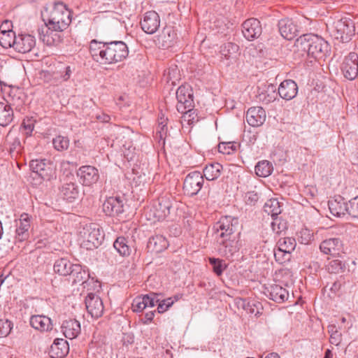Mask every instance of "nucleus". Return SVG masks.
<instances>
[{"label": "nucleus", "mask_w": 358, "mask_h": 358, "mask_svg": "<svg viewBox=\"0 0 358 358\" xmlns=\"http://www.w3.org/2000/svg\"><path fill=\"white\" fill-rule=\"evenodd\" d=\"M60 193L64 199L72 202L79 196V187L75 182H65L60 189Z\"/></svg>", "instance_id": "30"}, {"label": "nucleus", "mask_w": 358, "mask_h": 358, "mask_svg": "<svg viewBox=\"0 0 358 358\" xmlns=\"http://www.w3.org/2000/svg\"><path fill=\"white\" fill-rule=\"evenodd\" d=\"M273 170L272 164L267 160L259 162L255 166V173L259 177L266 178L270 176Z\"/></svg>", "instance_id": "41"}, {"label": "nucleus", "mask_w": 358, "mask_h": 358, "mask_svg": "<svg viewBox=\"0 0 358 358\" xmlns=\"http://www.w3.org/2000/svg\"><path fill=\"white\" fill-rule=\"evenodd\" d=\"M242 32L244 37L248 41L258 38L262 31L260 22L256 18L246 20L242 24Z\"/></svg>", "instance_id": "17"}, {"label": "nucleus", "mask_w": 358, "mask_h": 358, "mask_svg": "<svg viewBox=\"0 0 358 358\" xmlns=\"http://www.w3.org/2000/svg\"><path fill=\"white\" fill-rule=\"evenodd\" d=\"M75 264H73L69 260L65 258H61L57 259L54 264V271L55 273L66 276L69 275L70 272L72 270V267L74 266Z\"/></svg>", "instance_id": "38"}, {"label": "nucleus", "mask_w": 358, "mask_h": 358, "mask_svg": "<svg viewBox=\"0 0 358 358\" xmlns=\"http://www.w3.org/2000/svg\"><path fill=\"white\" fill-rule=\"evenodd\" d=\"M278 26L280 35L287 40L293 39L299 33L298 26L292 19H281L278 21Z\"/></svg>", "instance_id": "19"}, {"label": "nucleus", "mask_w": 358, "mask_h": 358, "mask_svg": "<svg viewBox=\"0 0 358 358\" xmlns=\"http://www.w3.org/2000/svg\"><path fill=\"white\" fill-rule=\"evenodd\" d=\"M239 50L238 45L233 43H227L221 47L220 52L226 59H229L236 55Z\"/></svg>", "instance_id": "47"}, {"label": "nucleus", "mask_w": 358, "mask_h": 358, "mask_svg": "<svg viewBox=\"0 0 358 358\" xmlns=\"http://www.w3.org/2000/svg\"><path fill=\"white\" fill-rule=\"evenodd\" d=\"M62 331L69 339L76 338L80 333V324L75 319L65 320L62 324Z\"/></svg>", "instance_id": "28"}, {"label": "nucleus", "mask_w": 358, "mask_h": 358, "mask_svg": "<svg viewBox=\"0 0 358 358\" xmlns=\"http://www.w3.org/2000/svg\"><path fill=\"white\" fill-rule=\"evenodd\" d=\"M160 19L158 13L150 10L145 13L143 19L141 21L142 29L147 34H154L159 27Z\"/></svg>", "instance_id": "18"}, {"label": "nucleus", "mask_w": 358, "mask_h": 358, "mask_svg": "<svg viewBox=\"0 0 358 358\" xmlns=\"http://www.w3.org/2000/svg\"><path fill=\"white\" fill-rule=\"evenodd\" d=\"M155 310H150V311L147 312L145 314L144 319H143L144 324H148L152 321L153 317L155 316Z\"/></svg>", "instance_id": "64"}, {"label": "nucleus", "mask_w": 358, "mask_h": 358, "mask_svg": "<svg viewBox=\"0 0 358 358\" xmlns=\"http://www.w3.org/2000/svg\"><path fill=\"white\" fill-rule=\"evenodd\" d=\"M178 103L176 106L178 112H184L187 108H194L193 94L191 90L185 86H180L176 91Z\"/></svg>", "instance_id": "14"}, {"label": "nucleus", "mask_w": 358, "mask_h": 358, "mask_svg": "<svg viewBox=\"0 0 358 358\" xmlns=\"http://www.w3.org/2000/svg\"><path fill=\"white\" fill-rule=\"evenodd\" d=\"M69 272V275L73 284L83 283L90 276L88 272L83 269L80 264H75L74 266L72 267V270Z\"/></svg>", "instance_id": "36"}, {"label": "nucleus", "mask_w": 358, "mask_h": 358, "mask_svg": "<svg viewBox=\"0 0 358 358\" xmlns=\"http://www.w3.org/2000/svg\"><path fill=\"white\" fill-rule=\"evenodd\" d=\"M341 341H342L341 333H338V334H334V335H330L329 342L331 343V344L338 346L341 343Z\"/></svg>", "instance_id": "63"}, {"label": "nucleus", "mask_w": 358, "mask_h": 358, "mask_svg": "<svg viewBox=\"0 0 358 358\" xmlns=\"http://www.w3.org/2000/svg\"><path fill=\"white\" fill-rule=\"evenodd\" d=\"M83 239L81 245L87 250L98 248L104 239V235L96 224H90L80 231Z\"/></svg>", "instance_id": "5"}, {"label": "nucleus", "mask_w": 358, "mask_h": 358, "mask_svg": "<svg viewBox=\"0 0 358 358\" xmlns=\"http://www.w3.org/2000/svg\"><path fill=\"white\" fill-rule=\"evenodd\" d=\"M5 103H8L11 107L13 106L16 110L21 112L24 105L23 92L18 88L11 90L9 93V100L5 101Z\"/></svg>", "instance_id": "31"}, {"label": "nucleus", "mask_w": 358, "mask_h": 358, "mask_svg": "<svg viewBox=\"0 0 358 358\" xmlns=\"http://www.w3.org/2000/svg\"><path fill=\"white\" fill-rule=\"evenodd\" d=\"M113 246L117 252L122 256H129L131 253V248L128 245V241L123 236L118 237L114 242Z\"/></svg>", "instance_id": "40"}, {"label": "nucleus", "mask_w": 358, "mask_h": 358, "mask_svg": "<svg viewBox=\"0 0 358 358\" xmlns=\"http://www.w3.org/2000/svg\"><path fill=\"white\" fill-rule=\"evenodd\" d=\"M204 179L201 173L197 171L188 173L183 182V191L185 194L194 196L198 194L203 186Z\"/></svg>", "instance_id": "10"}, {"label": "nucleus", "mask_w": 358, "mask_h": 358, "mask_svg": "<svg viewBox=\"0 0 358 358\" xmlns=\"http://www.w3.org/2000/svg\"><path fill=\"white\" fill-rule=\"evenodd\" d=\"M246 121L253 127L262 126L266 118L265 110L259 106L250 108L245 115Z\"/></svg>", "instance_id": "20"}, {"label": "nucleus", "mask_w": 358, "mask_h": 358, "mask_svg": "<svg viewBox=\"0 0 358 358\" xmlns=\"http://www.w3.org/2000/svg\"><path fill=\"white\" fill-rule=\"evenodd\" d=\"M92 59L102 64H110L124 59L129 54L128 47L121 41L99 42L92 40L90 44Z\"/></svg>", "instance_id": "1"}, {"label": "nucleus", "mask_w": 358, "mask_h": 358, "mask_svg": "<svg viewBox=\"0 0 358 358\" xmlns=\"http://www.w3.org/2000/svg\"><path fill=\"white\" fill-rule=\"evenodd\" d=\"M331 35L340 42L345 43L350 40L355 33L353 21L347 17L335 21L329 28Z\"/></svg>", "instance_id": "6"}, {"label": "nucleus", "mask_w": 358, "mask_h": 358, "mask_svg": "<svg viewBox=\"0 0 358 358\" xmlns=\"http://www.w3.org/2000/svg\"><path fill=\"white\" fill-rule=\"evenodd\" d=\"M29 167L33 172V178L38 176L42 180H50L55 174L53 164L46 159H32L30 161Z\"/></svg>", "instance_id": "8"}, {"label": "nucleus", "mask_w": 358, "mask_h": 358, "mask_svg": "<svg viewBox=\"0 0 358 358\" xmlns=\"http://www.w3.org/2000/svg\"><path fill=\"white\" fill-rule=\"evenodd\" d=\"M13 328V324L10 321L0 320V337L7 336Z\"/></svg>", "instance_id": "56"}, {"label": "nucleus", "mask_w": 358, "mask_h": 358, "mask_svg": "<svg viewBox=\"0 0 358 358\" xmlns=\"http://www.w3.org/2000/svg\"><path fill=\"white\" fill-rule=\"evenodd\" d=\"M103 212L109 216H117L124 212L123 201L120 197H110L103 204Z\"/></svg>", "instance_id": "21"}, {"label": "nucleus", "mask_w": 358, "mask_h": 358, "mask_svg": "<svg viewBox=\"0 0 358 358\" xmlns=\"http://www.w3.org/2000/svg\"><path fill=\"white\" fill-rule=\"evenodd\" d=\"M52 31L53 30L50 28L48 22H45V24L38 29L40 39L48 45H51L53 43L52 37L50 36L52 34Z\"/></svg>", "instance_id": "43"}, {"label": "nucleus", "mask_w": 358, "mask_h": 358, "mask_svg": "<svg viewBox=\"0 0 358 358\" xmlns=\"http://www.w3.org/2000/svg\"><path fill=\"white\" fill-rule=\"evenodd\" d=\"M239 226L238 219L231 216H223L213 226V230L217 234V240L222 238H231L238 236L236 234Z\"/></svg>", "instance_id": "4"}, {"label": "nucleus", "mask_w": 358, "mask_h": 358, "mask_svg": "<svg viewBox=\"0 0 358 358\" xmlns=\"http://www.w3.org/2000/svg\"><path fill=\"white\" fill-rule=\"evenodd\" d=\"M273 222L271 223V227L273 232L280 234L286 229V223L282 222L278 216L273 218Z\"/></svg>", "instance_id": "57"}, {"label": "nucleus", "mask_w": 358, "mask_h": 358, "mask_svg": "<svg viewBox=\"0 0 358 358\" xmlns=\"http://www.w3.org/2000/svg\"><path fill=\"white\" fill-rule=\"evenodd\" d=\"M237 145L232 142L221 143L218 145L220 152L230 155L232 152L236 150Z\"/></svg>", "instance_id": "53"}, {"label": "nucleus", "mask_w": 358, "mask_h": 358, "mask_svg": "<svg viewBox=\"0 0 358 358\" xmlns=\"http://www.w3.org/2000/svg\"><path fill=\"white\" fill-rule=\"evenodd\" d=\"M15 230V238L20 242L27 240L29 236L30 219L28 214L23 213L20 215L19 222H17Z\"/></svg>", "instance_id": "24"}, {"label": "nucleus", "mask_w": 358, "mask_h": 358, "mask_svg": "<svg viewBox=\"0 0 358 358\" xmlns=\"http://www.w3.org/2000/svg\"><path fill=\"white\" fill-rule=\"evenodd\" d=\"M298 240L300 243L308 245L313 240V234L308 229H302L299 233Z\"/></svg>", "instance_id": "50"}, {"label": "nucleus", "mask_w": 358, "mask_h": 358, "mask_svg": "<svg viewBox=\"0 0 358 358\" xmlns=\"http://www.w3.org/2000/svg\"><path fill=\"white\" fill-rule=\"evenodd\" d=\"M327 269L330 273H343L345 270V263L338 259H331L327 265Z\"/></svg>", "instance_id": "45"}, {"label": "nucleus", "mask_w": 358, "mask_h": 358, "mask_svg": "<svg viewBox=\"0 0 358 358\" xmlns=\"http://www.w3.org/2000/svg\"><path fill=\"white\" fill-rule=\"evenodd\" d=\"M259 199V194L254 191L247 192L245 196V203L250 206H255Z\"/></svg>", "instance_id": "60"}, {"label": "nucleus", "mask_w": 358, "mask_h": 358, "mask_svg": "<svg viewBox=\"0 0 358 358\" xmlns=\"http://www.w3.org/2000/svg\"><path fill=\"white\" fill-rule=\"evenodd\" d=\"M222 169V165L220 163H212L205 166L202 175L207 180H215L220 177Z\"/></svg>", "instance_id": "35"}, {"label": "nucleus", "mask_w": 358, "mask_h": 358, "mask_svg": "<svg viewBox=\"0 0 358 358\" xmlns=\"http://www.w3.org/2000/svg\"><path fill=\"white\" fill-rule=\"evenodd\" d=\"M348 214L353 217H358V196L348 202Z\"/></svg>", "instance_id": "58"}, {"label": "nucleus", "mask_w": 358, "mask_h": 358, "mask_svg": "<svg viewBox=\"0 0 358 358\" xmlns=\"http://www.w3.org/2000/svg\"><path fill=\"white\" fill-rule=\"evenodd\" d=\"M296 51L302 55L306 54L315 59L324 58L329 51L328 43L315 34H303L294 43Z\"/></svg>", "instance_id": "2"}, {"label": "nucleus", "mask_w": 358, "mask_h": 358, "mask_svg": "<svg viewBox=\"0 0 358 358\" xmlns=\"http://www.w3.org/2000/svg\"><path fill=\"white\" fill-rule=\"evenodd\" d=\"M36 122V120L33 117L27 118L23 120L21 127L24 129V134L27 136H31Z\"/></svg>", "instance_id": "52"}, {"label": "nucleus", "mask_w": 358, "mask_h": 358, "mask_svg": "<svg viewBox=\"0 0 358 358\" xmlns=\"http://www.w3.org/2000/svg\"><path fill=\"white\" fill-rule=\"evenodd\" d=\"M43 15L47 17L44 21H47L50 28L55 31H63L71 22V12L62 2L46 7Z\"/></svg>", "instance_id": "3"}, {"label": "nucleus", "mask_w": 358, "mask_h": 358, "mask_svg": "<svg viewBox=\"0 0 358 358\" xmlns=\"http://www.w3.org/2000/svg\"><path fill=\"white\" fill-rule=\"evenodd\" d=\"M296 245V243L294 238L285 237L278 240L276 248L291 255L292 252L294 250Z\"/></svg>", "instance_id": "42"}, {"label": "nucleus", "mask_w": 358, "mask_h": 358, "mask_svg": "<svg viewBox=\"0 0 358 358\" xmlns=\"http://www.w3.org/2000/svg\"><path fill=\"white\" fill-rule=\"evenodd\" d=\"M30 324L33 328L41 331L52 329L50 319L44 315H32L30 318Z\"/></svg>", "instance_id": "33"}, {"label": "nucleus", "mask_w": 358, "mask_h": 358, "mask_svg": "<svg viewBox=\"0 0 358 358\" xmlns=\"http://www.w3.org/2000/svg\"><path fill=\"white\" fill-rule=\"evenodd\" d=\"M209 263L213 266V270L217 275H220L227 267L223 260L214 257L209 258Z\"/></svg>", "instance_id": "51"}, {"label": "nucleus", "mask_w": 358, "mask_h": 358, "mask_svg": "<svg viewBox=\"0 0 358 358\" xmlns=\"http://www.w3.org/2000/svg\"><path fill=\"white\" fill-rule=\"evenodd\" d=\"M277 96L273 85L265 86L264 88H259L257 97L259 101L265 104L273 102Z\"/></svg>", "instance_id": "34"}, {"label": "nucleus", "mask_w": 358, "mask_h": 358, "mask_svg": "<svg viewBox=\"0 0 358 358\" xmlns=\"http://www.w3.org/2000/svg\"><path fill=\"white\" fill-rule=\"evenodd\" d=\"M158 294L152 292L149 294L136 296L132 302L131 308L134 312L141 313L147 308H153L155 302H158Z\"/></svg>", "instance_id": "16"}, {"label": "nucleus", "mask_w": 358, "mask_h": 358, "mask_svg": "<svg viewBox=\"0 0 358 358\" xmlns=\"http://www.w3.org/2000/svg\"><path fill=\"white\" fill-rule=\"evenodd\" d=\"M164 76L168 83L176 85V82L180 79V71L176 65H171L164 71Z\"/></svg>", "instance_id": "46"}, {"label": "nucleus", "mask_w": 358, "mask_h": 358, "mask_svg": "<svg viewBox=\"0 0 358 358\" xmlns=\"http://www.w3.org/2000/svg\"><path fill=\"white\" fill-rule=\"evenodd\" d=\"M176 201L169 194L159 197L154 202L150 209V215H152L153 219L157 221L165 220L171 213Z\"/></svg>", "instance_id": "7"}, {"label": "nucleus", "mask_w": 358, "mask_h": 358, "mask_svg": "<svg viewBox=\"0 0 358 358\" xmlns=\"http://www.w3.org/2000/svg\"><path fill=\"white\" fill-rule=\"evenodd\" d=\"M36 41L30 34H19L16 36L14 49L20 53H27L35 46Z\"/></svg>", "instance_id": "22"}, {"label": "nucleus", "mask_w": 358, "mask_h": 358, "mask_svg": "<svg viewBox=\"0 0 358 358\" xmlns=\"http://www.w3.org/2000/svg\"><path fill=\"white\" fill-rule=\"evenodd\" d=\"M12 22L9 20H5L2 22V24L0 26V33L13 31L12 30Z\"/></svg>", "instance_id": "62"}, {"label": "nucleus", "mask_w": 358, "mask_h": 358, "mask_svg": "<svg viewBox=\"0 0 358 358\" xmlns=\"http://www.w3.org/2000/svg\"><path fill=\"white\" fill-rule=\"evenodd\" d=\"M167 240L162 235H156L149 238L148 248L155 252H160L167 248Z\"/></svg>", "instance_id": "37"}, {"label": "nucleus", "mask_w": 358, "mask_h": 358, "mask_svg": "<svg viewBox=\"0 0 358 358\" xmlns=\"http://www.w3.org/2000/svg\"><path fill=\"white\" fill-rule=\"evenodd\" d=\"M16 36L14 31L0 33V45L4 48H14Z\"/></svg>", "instance_id": "44"}, {"label": "nucleus", "mask_w": 358, "mask_h": 358, "mask_svg": "<svg viewBox=\"0 0 358 358\" xmlns=\"http://www.w3.org/2000/svg\"><path fill=\"white\" fill-rule=\"evenodd\" d=\"M61 76L60 77L65 81L68 80L72 73V69L70 66H66L61 69L60 70Z\"/></svg>", "instance_id": "61"}, {"label": "nucleus", "mask_w": 358, "mask_h": 358, "mask_svg": "<svg viewBox=\"0 0 358 358\" xmlns=\"http://www.w3.org/2000/svg\"><path fill=\"white\" fill-rule=\"evenodd\" d=\"M217 242L219 244L217 250L220 255L232 261L238 257L240 250L238 236L217 239Z\"/></svg>", "instance_id": "9"}, {"label": "nucleus", "mask_w": 358, "mask_h": 358, "mask_svg": "<svg viewBox=\"0 0 358 358\" xmlns=\"http://www.w3.org/2000/svg\"><path fill=\"white\" fill-rule=\"evenodd\" d=\"M341 71L344 77L353 80L358 76V55L352 52L346 56L341 65Z\"/></svg>", "instance_id": "12"}, {"label": "nucleus", "mask_w": 358, "mask_h": 358, "mask_svg": "<svg viewBox=\"0 0 358 358\" xmlns=\"http://www.w3.org/2000/svg\"><path fill=\"white\" fill-rule=\"evenodd\" d=\"M54 148L58 151L66 150L69 146V139L66 136H57L52 140Z\"/></svg>", "instance_id": "48"}, {"label": "nucleus", "mask_w": 358, "mask_h": 358, "mask_svg": "<svg viewBox=\"0 0 358 358\" xmlns=\"http://www.w3.org/2000/svg\"><path fill=\"white\" fill-rule=\"evenodd\" d=\"M157 299H159V301L155 302V305L157 303V311L159 313H163L166 311L174 303V301L171 298L160 300L158 296Z\"/></svg>", "instance_id": "54"}, {"label": "nucleus", "mask_w": 358, "mask_h": 358, "mask_svg": "<svg viewBox=\"0 0 358 358\" xmlns=\"http://www.w3.org/2000/svg\"><path fill=\"white\" fill-rule=\"evenodd\" d=\"M328 206L331 213L334 216L341 217L346 213L348 214V203H346L341 196L329 201Z\"/></svg>", "instance_id": "29"}, {"label": "nucleus", "mask_w": 358, "mask_h": 358, "mask_svg": "<svg viewBox=\"0 0 358 358\" xmlns=\"http://www.w3.org/2000/svg\"><path fill=\"white\" fill-rule=\"evenodd\" d=\"M14 118L13 107L8 103L0 101V126L3 127L10 124Z\"/></svg>", "instance_id": "32"}, {"label": "nucleus", "mask_w": 358, "mask_h": 358, "mask_svg": "<svg viewBox=\"0 0 358 358\" xmlns=\"http://www.w3.org/2000/svg\"><path fill=\"white\" fill-rule=\"evenodd\" d=\"M298 92V86L292 80H286L281 83L278 87V94L285 100L294 99Z\"/></svg>", "instance_id": "25"}, {"label": "nucleus", "mask_w": 358, "mask_h": 358, "mask_svg": "<svg viewBox=\"0 0 358 358\" xmlns=\"http://www.w3.org/2000/svg\"><path fill=\"white\" fill-rule=\"evenodd\" d=\"M166 120L167 118L165 119L163 114L159 117V124L157 129V134H159V137L161 138L166 134Z\"/></svg>", "instance_id": "59"}, {"label": "nucleus", "mask_w": 358, "mask_h": 358, "mask_svg": "<svg viewBox=\"0 0 358 358\" xmlns=\"http://www.w3.org/2000/svg\"><path fill=\"white\" fill-rule=\"evenodd\" d=\"M266 294L268 296L269 299L273 300V301L282 303L287 301L289 297L288 291L279 285H271L269 287L266 288Z\"/></svg>", "instance_id": "26"}, {"label": "nucleus", "mask_w": 358, "mask_h": 358, "mask_svg": "<svg viewBox=\"0 0 358 358\" xmlns=\"http://www.w3.org/2000/svg\"><path fill=\"white\" fill-rule=\"evenodd\" d=\"M180 113L182 114L180 120L182 124L184 122H187L188 125H191L195 121H198V120H195L196 115L195 114V111L193 110V108H187L186 110H184V112Z\"/></svg>", "instance_id": "49"}, {"label": "nucleus", "mask_w": 358, "mask_h": 358, "mask_svg": "<svg viewBox=\"0 0 358 358\" xmlns=\"http://www.w3.org/2000/svg\"><path fill=\"white\" fill-rule=\"evenodd\" d=\"M320 249L326 255L336 256L342 251L343 243L338 238L326 239L320 243Z\"/></svg>", "instance_id": "23"}, {"label": "nucleus", "mask_w": 358, "mask_h": 358, "mask_svg": "<svg viewBox=\"0 0 358 358\" xmlns=\"http://www.w3.org/2000/svg\"><path fill=\"white\" fill-rule=\"evenodd\" d=\"M77 176L83 185L91 186L99 180V173L96 168L86 165L79 168Z\"/></svg>", "instance_id": "15"}, {"label": "nucleus", "mask_w": 358, "mask_h": 358, "mask_svg": "<svg viewBox=\"0 0 358 358\" xmlns=\"http://www.w3.org/2000/svg\"><path fill=\"white\" fill-rule=\"evenodd\" d=\"M69 351L68 342L63 338H57L50 346V355L52 358H64Z\"/></svg>", "instance_id": "27"}, {"label": "nucleus", "mask_w": 358, "mask_h": 358, "mask_svg": "<svg viewBox=\"0 0 358 358\" xmlns=\"http://www.w3.org/2000/svg\"><path fill=\"white\" fill-rule=\"evenodd\" d=\"M87 313L94 318L102 316L104 306L101 297L94 293H89L85 300Z\"/></svg>", "instance_id": "13"}, {"label": "nucleus", "mask_w": 358, "mask_h": 358, "mask_svg": "<svg viewBox=\"0 0 358 358\" xmlns=\"http://www.w3.org/2000/svg\"><path fill=\"white\" fill-rule=\"evenodd\" d=\"M274 257L276 262L283 264L290 259L291 255L276 248L274 249Z\"/></svg>", "instance_id": "55"}, {"label": "nucleus", "mask_w": 358, "mask_h": 358, "mask_svg": "<svg viewBox=\"0 0 358 358\" xmlns=\"http://www.w3.org/2000/svg\"><path fill=\"white\" fill-rule=\"evenodd\" d=\"M177 34L171 26H166L159 35L157 36L155 43L162 49L172 48L177 43Z\"/></svg>", "instance_id": "11"}, {"label": "nucleus", "mask_w": 358, "mask_h": 358, "mask_svg": "<svg viewBox=\"0 0 358 358\" xmlns=\"http://www.w3.org/2000/svg\"><path fill=\"white\" fill-rule=\"evenodd\" d=\"M264 211L271 215L272 218L277 217L282 211L280 202L277 199L268 200L264 206Z\"/></svg>", "instance_id": "39"}]
</instances>
